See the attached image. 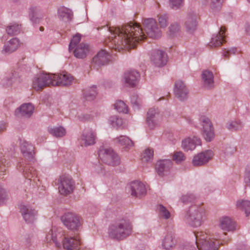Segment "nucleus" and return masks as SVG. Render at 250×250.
Instances as JSON below:
<instances>
[{
    "mask_svg": "<svg viewBox=\"0 0 250 250\" xmlns=\"http://www.w3.org/2000/svg\"><path fill=\"white\" fill-rule=\"evenodd\" d=\"M247 248L245 246H241L237 250H247Z\"/></svg>",
    "mask_w": 250,
    "mask_h": 250,
    "instance_id": "338daca9",
    "label": "nucleus"
},
{
    "mask_svg": "<svg viewBox=\"0 0 250 250\" xmlns=\"http://www.w3.org/2000/svg\"><path fill=\"white\" fill-rule=\"evenodd\" d=\"M174 93L175 96L180 101L186 100L188 98V89L182 81H178L175 83Z\"/></svg>",
    "mask_w": 250,
    "mask_h": 250,
    "instance_id": "dca6fc26",
    "label": "nucleus"
},
{
    "mask_svg": "<svg viewBox=\"0 0 250 250\" xmlns=\"http://www.w3.org/2000/svg\"><path fill=\"white\" fill-rule=\"evenodd\" d=\"M5 80H7V82L6 83H3L5 84L6 86H10L12 85L13 83L16 82L17 79L15 77H12L9 79H7V80L5 79Z\"/></svg>",
    "mask_w": 250,
    "mask_h": 250,
    "instance_id": "e2e57ef3",
    "label": "nucleus"
},
{
    "mask_svg": "<svg viewBox=\"0 0 250 250\" xmlns=\"http://www.w3.org/2000/svg\"><path fill=\"white\" fill-rule=\"evenodd\" d=\"M180 30V25L177 23L171 24L169 27V31L171 35H174Z\"/></svg>",
    "mask_w": 250,
    "mask_h": 250,
    "instance_id": "5fc2aeb1",
    "label": "nucleus"
},
{
    "mask_svg": "<svg viewBox=\"0 0 250 250\" xmlns=\"http://www.w3.org/2000/svg\"><path fill=\"white\" fill-rule=\"evenodd\" d=\"M5 197V191L0 185V204L4 201Z\"/></svg>",
    "mask_w": 250,
    "mask_h": 250,
    "instance_id": "680f3d73",
    "label": "nucleus"
},
{
    "mask_svg": "<svg viewBox=\"0 0 250 250\" xmlns=\"http://www.w3.org/2000/svg\"><path fill=\"white\" fill-rule=\"evenodd\" d=\"M201 145V139L197 136L188 137L182 142V146L185 151L192 150L197 146Z\"/></svg>",
    "mask_w": 250,
    "mask_h": 250,
    "instance_id": "393cba45",
    "label": "nucleus"
},
{
    "mask_svg": "<svg viewBox=\"0 0 250 250\" xmlns=\"http://www.w3.org/2000/svg\"><path fill=\"white\" fill-rule=\"evenodd\" d=\"M21 29L20 25L16 23H10L7 26L6 31L9 35H16L20 32Z\"/></svg>",
    "mask_w": 250,
    "mask_h": 250,
    "instance_id": "e433bc0d",
    "label": "nucleus"
},
{
    "mask_svg": "<svg viewBox=\"0 0 250 250\" xmlns=\"http://www.w3.org/2000/svg\"><path fill=\"white\" fill-rule=\"evenodd\" d=\"M7 128V124L4 122H0V134L5 131Z\"/></svg>",
    "mask_w": 250,
    "mask_h": 250,
    "instance_id": "0e129e2a",
    "label": "nucleus"
},
{
    "mask_svg": "<svg viewBox=\"0 0 250 250\" xmlns=\"http://www.w3.org/2000/svg\"><path fill=\"white\" fill-rule=\"evenodd\" d=\"M131 103L134 107L138 108L140 106V101L136 95H133L131 97Z\"/></svg>",
    "mask_w": 250,
    "mask_h": 250,
    "instance_id": "4d7b16f0",
    "label": "nucleus"
},
{
    "mask_svg": "<svg viewBox=\"0 0 250 250\" xmlns=\"http://www.w3.org/2000/svg\"><path fill=\"white\" fill-rule=\"evenodd\" d=\"M21 211L24 220L27 223H33L36 219L37 211L30 205H22Z\"/></svg>",
    "mask_w": 250,
    "mask_h": 250,
    "instance_id": "412c9836",
    "label": "nucleus"
},
{
    "mask_svg": "<svg viewBox=\"0 0 250 250\" xmlns=\"http://www.w3.org/2000/svg\"><path fill=\"white\" fill-rule=\"evenodd\" d=\"M108 122L113 127L118 128L123 125V120L118 116H113L109 118Z\"/></svg>",
    "mask_w": 250,
    "mask_h": 250,
    "instance_id": "58836bf2",
    "label": "nucleus"
},
{
    "mask_svg": "<svg viewBox=\"0 0 250 250\" xmlns=\"http://www.w3.org/2000/svg\"><path fill=\"white\" fill-rule=\"evenodd\" d=\"M110 54L105 50L100 51L92 59L91 66L98 69L101 66L106 64L110 60Z\"/></svg>",
    "mask_w": 250,
    "mask_h": 250,
    "instance_id": "f8f14e48",
    "label": "nucleus"
},
{
    "mask_svg": "<svg viewBox=\"0 0 250 250\" xmlns=\"http://www.w3.org/2000/svg\"><path fill=\"white\" fill-rule=\"evenodd\" d=\"M202 79L205 87L210 89L214 86V76L212 72L208 70L203 71Z\"/></svg>",
    "mask_w": 250,
    "mask_h": 250,
    "instance_id": "c756f323",
    "label": "nucleus"
},
{
    "mask_svg": "<svg viewBox=\"0 0 250 250\" xmlns=\"http://www.w3.org/2000/svg\"><path fill=\"white\" fill-rule=\"evenodd\" d=\"M169 4L172 8L177 9L183 5L184 0H169Z\"/></svg>",
    "mask_w": 250,
    "mask_h": 250,
    "instance_id": "8fccbe9b",
    "label": "nucleus"
},
{
    "mask_svg": "<svg viewBox=\"0 0 250 250\" xmlns=\"http://www.w3.org/2000/svg\"><path fill=\"white\" fill-rule=\"evenodd\" d=\"M151 61L156 66L162 67L167 63V55L162 50H154L152 53Z\"/></svg>",
    "mask_w": 250,
    "mask_h": 250,
    "instance_id": "a211bd4d",
    "label": "nucleus"
},
{
    "mask_svg": "<svg viewBox=\"0 0 250 250\" xmlns=\"http://www.w3.org/2000/svg\"><path fill=\"white\" fill-rule=\"evenodd\" d=\"M98 115L95 114L94 115V114H81L79 115L78 116V119L82 122H85L90 121L93 120L95 116H97Z\"/></svg>",
    "mask_w": 250,
    "mask_h": 250,
    "instance_id": "49530a36",
    "label": "nucleus"
},
{
    "mask_svg": "<svg viewBox=\"0 0 250 250\" xmlns=\"http://www.w3.org/2000/svg\"><path fill=\"white\" fill-rule=\"evenodd\" d=\"M223 0H210V6L213 12H217L220 10Z\"/></svg>",
    "mask_w": 250,
    "mask_h": 250,
    "instance_id": "37998d69",
    "label": "nucleus"
},
{
    "mask_svg": "<svg viewBox=\"0 0 250 250\" xmlns=\"http://www.w3.org/2000/svg\"><path fill=\"white\" fill-rule=\"evenodd\" d=\"M226 232L222 234L225 236ZM196 238V246L198 250H217L219 244H216L215 240L221 239L222 236L220 234L211 235L207 232L200 231L194 234Z\"/></svg>",
    "mask_w": 250,
    "mask_h": 250,
    "instance_id": "39448f33",
    "label": "nucleus"
},
{
    "mask_svg": "<svg viewBox=\"0 0 250 250\" xmlns=\"http://www.w3.org/2000/svg\"><path fill=\"white\" fill-rule=\"evenodd\" d=\"M235 151L236 149L234 146L229 145H227L225 146L223 150V153L225 156H229L232 155Z\"/></svg>",
    "mask_w": 250,
    "mask_h": 250,
    "instance_id": "de8ad7c7",
    "label": "nucleus"
},
{
    "mask_svg": "<svg viewBox=\"0 0 250 250\" xmlns=\"http://www.w3.org/2000/svg\"><path fill=\"white\" fill-rule=\"evenodd\" d=\"M176 243L174 233L169 231L167 233L163 239L162 246L164 249L169 250L173 248Z\"/></svg>",
    "mask_w": 250,
    "mask_h": 250,
    "instance_id": "7c9ffc66",
    "label": "nucleus"
},
{
    "mask_svg": "<svg viewBox=\"0 0 250 250\" xmlns=\"http://www.w3.org/2000/svg\"><path fill=\"white\" fill-rule=\"evenodd\" d=\"M8 162L5 158H1L0 159V167L1 171L5 170V167H8Z\"/></svg>",
    "mask_w": 250,
    "mask_h": 250,
    "instance_id": "bf43d9fd",
    "label": "nucleus"
},
{
    "mask_svg": "<svg viewBox=\"0 0 250 250\" xmlns=\"http://www.w3.org/2000/svg\"><path fill=\"white\" fill-rule=\"evenodd\" d=\"M81 35L80 34H77L73 36L71 39L69 45V50L71 52L78 45L81 41Z\"/></svg>",
    "mask_w": 250,
    "mask_h": 250,
    "instance_id": "a18cd8bd",
    "label": "nucleus"
},
{
    "mask_svg": "<svg viewBox=\"0 0 250 250\" xmlns=\"http://www.w3.org/2000/svg\"><path fill=\"white\" fill-rule=\"evenodd\" d=\"M57 185L59 193L66 196L72 193L74 189V182L68 175H62L58 179Z\"/></svg>",
    "mask_w": 250,
    "mask_h": 250,
    "instance_id": "0eeeda50",
    "label": "nucleus"
},
{
    "mask_svg": "<svg viewBox=\"0 0 250 250\" xmlns=\"http://www.w3.org/2000/svg\"><path fill=\"white\" fill-rule=\"evenodd\" d=\"M96 133L91 128H85L81 136V140L86 146H92L95 144Z\"/></svg>",
    "mask_w": 250,
    "mask_h": 250,
    "instance_id": "f3484780",
    "label": "nucleus"
},
{
    "mask_svg": "<svg viewBox=\"0 0 250 250\" xmlns=\"http://www.w3.org/2000/svg\"><path fill=\"white\" fill-rule=\"evenodd\" d=\"M185 27L187 31L189 34H192L197 29V16L194 12L188 14L185 22Z\"/></svg>",
    "mask_w": 250,
    "mask_h": 250,
    "instance_id": "b1692460",
    "label": "nucleus"
},
{
    "mask_svg": "<svg viewBox=\"0 0 250 250\" xmlns=\"http://www.w3.org/2000/svg\"><path fill=\"white\" fill-rule=\"evenodd\" d=\"M200 122L202 126V129L213 127L210 120L205 115H201L199 118Z\"/></svg>",
    "mask_w": 250,
    "mask_h": 250,
    "instance_id": "c03bdc74",
    "label": "nucleus"
},
{
    "mask_svg": "<svg viewBox=\"0 0 250 250\" xmlns=\"http://www.w3.org/2000/svg\"><path fill=\"white\" fill-rule=\"evenodd\" d=\"M168 17L167 15H161L159 17L158 21L161 27H166L167 25Z\"/></svg>",
    "mask_w": 250,
    "mask_h": 250,
    "instance_id": "6e6d98bb",
    "label": "nucleus"
},
{
    "mask_svg": "<svg viewBox=\"0 0 250 250\" xmlns=\"http://www.w3.org/2000/svg\"><path fill=\"white\" fill-rule=\"evenodd\" d=\"M132 229V223L129 219L119 218L110 225L108 233L110 238L121 240L130 235Z\"/></svg>",
    "mask_w": 250,
    "mask_h": 250,
    "instance_id": "7ed1b4c3",
    "label": "nucleus"
},
{
    "mask_svg": "<svg viewBox=\"0 0 250 250\" xmlns=\"http://www.w3.org/2000/svg\"><path fill=\"white\" fill-rule=\"evenodd\" d=\"M237 49L235 47H231L225 49L223 51V55L225 58H228L231 55H234L237 52Z\"/></svg>",
    "mask_w": 250,
    "mask_h": 250,
    "instance_id": "864d4df0",
    "label": "nucleus"
},
{
    "mask_svg": "<svg viewBox=\"0 0 250 250\" xmlns=\"http://www.w3.org/2000/svg\"><path fill=\"white\" fill-rule=\"evenodd\" d=\"M185 119L189 124H193V120L189 116L185 117Z\"/></svg>",
    "mask_w": 250,
    "mask_h": 250,
    "instance_id": "69168bd1",
    "label": "nucleus"
},
{
    "mask_svg": "<svg viewBox=\"0 0 250 250\" xmlns=\"http://www.w3.org/2000/svg\"><path fill=\"white\" fill-rule=\"evenodd\" d=\"M34 107L30 103H25L22 104L17 108L15 111V115L16 117L29 118L33 113Z\"/></svg>",
    "mask_w": 250,
    "mask_h": 250,
    "instance_id": "6ab92c4d",
    "label": "nucleus"
},
{
    "mask_svg": "<svg viewBox=\"0 0 250 250\" xmlns=\"http://www.w3.org/2000/svg\"><path fill=\"white\" fill-rule=\"evenodd\" d=\"M219 227L224 231H233L236 229L235 222L230 217L224 216L220 218Z\"/></svg>",
    "mask_w": 250,
    "mask_h": 250,
    "instance_id": "aec40b11",
    "label": "nucleus"
},
{
    "mask_svg": "<svg viewBox=\"0 0 250 250\" xmlns=\"http://www.w3.org/2000/svg\"><path fill=\"white\" fill-rule=\"evenodd\" d=\"M143 23L146 34L137 23L131 22L121 27H109L110 35L106 40V44L109 48L120 51L125 48H134L138 43L146 39V35L152 39L161 36V31L155 19H145Z\"/></svg>",
    "mask_w": 250,
    "mask_h": 250,
    "instance_id": "f257e3e1",
    "label": "nucleus"
},
{
    "mask_svg": "<svg viewBox=\"0 0 250 250\" xmlns=\"http://www.w3.org/2000/svg\"><path fill=\"white\" fill-rule=\"evenodd\" d=\"M195 198L193 194H187L182 196V201L184 203H191L195 200Z\"/></svg>",
    "mask_w": 250,
    "mask_h": 250,
    "instance_id": "603ef678",
    "label": "nucleus"
},
{
    "mask_svg": "<svg viewBox=\"0 0 250 250\" xmlns=\"http://www.w3.org/2000/svg\"><path fill=\"white\" fill-rule=\"evenodd\" d=\"M20 42L17 38H14L7 42L1 50L2 54L9 55L15 51L20 46Z\"/></svg>",
    "mask_w": 250,
    "mask_h": 250,
    "instance_id": "a878e982",
    "label": "nucleus"
},
{
    "mask_svg": "<svg viewBox=\"0 0 250 250\" xmlns=\"http://www.w3.org/2000/svg\"><path fill=\"white\" fill-rule=\"evenodd\" d=\"M17 167L22 173L23 176L29 180L37 178V171L36 169L32 166L25 165L23 161L20 162Z\"/></svg>",
    "mask_w": 250,
    "mask_h": 250,
    "instance_id": "4be33fe9",
    "label": "nucleus"
},
{
    "mask_svg": "<svg viewBox=\"0 0 250 250\" xmlns=\"http://www.w3.org/2000/svg\"><path fill=\"white\" fill-rule=\"evenodd\" d=\"M153 156V151L150 149H146L144 154V157L146 159V161H148Z\"/></svg>",
    "mask_w": 250,
    "mask_h": 250,
    "instance_id": "13d9d810",
    "label": "nucleus"
},
{
    "mask_svg": "<svg viewBox=\"0 0 250 250\" xmlns=\"http://www.w3.org/2000/svg\"><path fill=\"white\" fill-rule=\"evenodd\" d=\"M214 155L213 152L210 149L198 153L192 159V164L194 166H201L206 164Z\"/></svg>",
    "mask_w": 250,
    "mask_h": 250,
    "instance_id": "ddd939ff",
    "label": "nucleus"
},
{
    "mask_svg": "<svg viewBox=\"0 0 250 250\" xmlns=\"http://www.w3.org/2000/svg\"><path fill=\"white\" fill-rule=\"evenodd\" d=\"M237 208L244 211L245 214L248 216L250 214V201L245 199H239L236 202Z\"/></svg>",
    "mask_w": 250,
    "mask_h": 250,
    "instance_id": "72a5a7b5",
    "label": "nucleus"
},
{
    "mask_svg": "<svg viewBox=\"0 0 250 250\" xmlns=\"http://www.w3.org/2000/svg\"><path fill=\"white\" fill-rule=\"evenodd\" d=\"M157 210L161 217L165 219H168L171 217L170 212L167 208L161 204H159L157 207Z\"/></svg>",
    "mask_w": 250,
    "mask_h": 250,
    "instance_id": "79ce46f5",
    "label": "nucleus"
},
{
    "mask_svg": "<svg viewBox=\"0 0 250 250\" xmlns=\"http://www.w3.org/2000/svg\"><path fill=\"white\" fill-rule=\"evenodd\" d=\"M96 86L93 85L84 93V97L87 101L93 100L97 95Z\"/></svg>",
    "mask_w": 250,
    "mask_h": 250,
    "instance_id": "ea45409f",
    "label": "nucleus"
},
{
    "mask_svg": "<svg viewBox=\"0 0 250 250\" xmlns=\"http://www.w3.org/2000/svg\"><path fill=\"white\" fill-rule=\"evenodd\" d=\"M61 219L63 224L71 230H78L81 226L80 217L74 213H65Z\"/></svg>",
    "mask_w": 250,
    "mask_h": 250,
    "instance_id": "423d86ee",
    "label": "nucleus"
},
{
    "mask_svg": "<svg viewBox=\"0 0 250 250\" xmlns=\"http://www.w3.org/2000/svg\"><path fill=\"white\" fill-rule=\"evenodd\" d=\"M58 15L60 20L64 22H67L71 20L73 14L70 9L61 7L58 9Z\"/></svg>",
    "mask_w": 250,
    "mask_h": 250,
    "instance_id": "2f4dec72",
    "label": "nucleus"
},
{
    "mask_svg": "<svg viewBox=\"0 0 250 250\" xmlns=\"http://www.w3.org/2000/svg\"><path fill=\"white\" fill-rule=\"evenodd\" d=\"M52 85L66 86L70 85L74 80L73 77L68 73L60 74H52Z\"/></svg>",
    "mask_w": 250,
    "mask_h": 250,
    "instance_id": "4468645a",
    "label": "nucleus"
},
{
    "mask_svg": "<svg viewBox=\"0 0 250 250\" xmlns=\"http://www.w3.org/2000/svg\"><path fill=\"white\" fill-rule=\"evenodd\" d=\"M61 229H50L46 235L45 240L47 243H53L55 246L67 250L77 249L81 245V241L78 237L63 236Z\"/></svg>",
    "mask_w": 250,
    "mask_h": 250,
    "instance_id": "f03ea898",
    "label": "nucleus"
},
{
    "mask_svg": "<svg viewBox=\"0 0 250 250\" xmlns=\"http://www.w3.org/2000/svg\"><path fill=\"white\" fill-rule=\"evenodd\" d=\"M246 31L248 34H250V25L247 26Z\"/></svg>",
    "mask_w": 250,
    "mask_h": 250,
    "instance_id": "774afa93",
    "label": "nucleus"
},
{
    "mask_svg": "<svg viewBox=\"0 0 250 250\" xmlns=\"http://www.w3.org/2000/svg\"><path fill=\"white\" fill-rule=\"evenodd\" d=\"M114 142L116 144L124 146L125 148H129L133 146V142L127 136L121 135L114 139Z\"/></svg>",
    "mask_w": 250,
    "mask_h": 250,
    "instance_id": "473e14b6",
    "label": "nucleus"
},
{
    "mask_svg": "<svg viewBox=\"0 0 250 250\" xmlns=\"http://www.w3.org/2000/svg\"><path fill=\"white\" fill-rule=\"evenodd\" d=\"M131 196L140 198L146 192L145 186L138 181L132 182L128 187Z\"/></svg>",
    "mask_w": 250,
    "mask_h": 250,
    "instance_id": "2eb2a0df",
    "label": "nucleus"
},
{
    "mask_svg": "<svg viewBox=\"0 0 250 250\" xmlns=\"http://www.w3.org/2000/svg\"><path fill=\"white\" fill-rule=\"evenodd\" d=\"M21 151L23 156L28 161H32L34 159V147L30 143L23 141L21 145Z\"/></svg>",
    "mask_w": 250,
    "mask_h": 250,
    "instance_id": "5701e85b",
    "label": "nucleus"
},
{
    "mask_svg": "<svg viewBox=\"0 0 250 250\" xmlns=\"http://www.w3.org/2000/svg\"><path fill=\"white\" fill-rule=\"evenodd\" d=\"M243 127V124L239 120L229 121L226 124V127L231 131L240 130Z\"/></svg>",
    "mask_w": 250,
    "mask_h": 250,
    "instance_id": "c9c22d12",
    "label": "nucleus"
},
{
    "mask_svg": "<svg viewBox=\"0 0 250 250\" xmlns=\"http://www.w3.org/2000/svg\"><path fill=\"white\" fill-rule=\"evenodd\" d=\"M204 207L201 204H193L186 211L184 220L189 226L196 228L201 226L206 220Z\"/></svg>",
    "mask_w": 250,
    "mask_h": 250,
    "instance_id": "20e7f679",
    "label": "nucleus"
},
{
    "mask_svg": "<svg viewBox=\"0 0 250 250\" xmlns=\"http://www.w3.org/2000/svg\"><path fill=\"white\" fill-rule=\"evenodd\" d=\"M52 74L41 73L38 74L34 78L32 87L36 90L43 88L47 85H52Z\"/></svg>",
    "mask_w": 250,
    "mask_h": 250,
    "instance_id": "9d476101",
    "label": "nucleus"
},
{
    "mask_svg": "<svg viewBox=\"0 0 250 250\" xmlns=\"http://www.w3.org/2000/svg\"><path fill=\"white\" fill-rule=\"evenodd\" d=\"M173 158L176 163H180L185 160V156L182 152L178 151L174 154Z\"/></svg>",
    "mask_w": 250,
    "mask_h": 250,
    "instance_id": "09e8293b",
    "label": "nucleus"
},
{
    "mask_svg": "<svg viewBox=\"0 0 250 250\" xmlns=\"http://www.w3.org/2000/svg\"><path fill=\"white\" fill-rule=\"evenodd\" d=\"M225 29L223 27H221L219 31L217 33L213 34L209 42V45L212 47H216L220 46L225 41Z\"/></svg>",
    "mask_w": 250,
    "mask_h": 250,
    "instance_id": "bb28decb",
    "label": "nucleus"
},
{
    "mask_svg": "<svg viewBox=\"0 0 250 250\" xmlns=\"http://www.w3.org/2000/svg\"><path fill=\"white\" fill-rule=\"evenodd\" d=\"M89 51L88 44L81 43L73 49L74 56L78 59H83L86 57Z\"/></svg>",
    "mask_w": 250,
    "mask_h": 250,
    "instance_id": "c85d7f7f",
    "label": "nucleus"
},
{
    "mask_svg": "<svg viewBox=\"0 0 250 250\" xmlns=\"http://www.w3.org/2000/svg\"><path fill=\"white\" fill-rule=\"evenodd\" d=\"M48 130L50 134L57 138L63 137L66 133L65 129L62 126L48 127Z\"/></svg>",
    "mask_w": 250,
    "mask_h": 250,
    "instance_id": "f704fd0d",
    "label": "nucleus"
},
{
    "mask_svg": "<svg viewBox=\"0 0 250 250\" xmlns=\"http://www.w3.org/2000/svg\"><path fill=\"white\" fill-rule=\"evenodd\" d=\"M172 167V161L169 159L161 160L156 165V170L158 174L161 176L164 175L165 172L168 171Z\"/></svg>",
    "mask_w": 250,
    "mask_h": 250,
    "instance_id": "cd10ccee",
    "label": "nucleus"
},
{
    "mask_svg": "<svg viewBox=\"0 0 250 250\" xmlns=\"http://www.w3.org/2000/svg\"><path fill=\"white\" fill-rule=\"evenodd\" d=\"M29 17L30 20L34 22L38 21L37 10L35 7H31L29 9Z\"/></svg>",
    "mask_w": 250,
    "mask_h": 250,
    "instance_id": "3c124183",
    "label": "nucleus"
},
{
    "mask_svg": "<svg viewBox=\"0 0 250 250\" xmlns=\"http://www.w3.org/2000/svg\"><path fill=\"white\" fill-rule=\"evenodd\" d=\"M115 109L119 112L127 113L128 109L126 104L122 100H118L114 104Z\"/></svg>",
    "mask_w": 250,
    "mask_h": 250,
    "instance_id": "a19ab883",
    "label": "nucleus"
},
{
    "mask_svg": "<svg viewBox=\"0 0 250 250\" xmlns=\"http://www.w3.org/2000/svg\"><path fill=\"white\" fill-rule=\"evenodd\" d=\"M163 119L162 115L158 109L150 108L147 113L146 122L150 129H153L159 126Z\"/></svg>",
    "mask_w": 250,
    "mask_h": 250,
    "instance_id": "1a4fd4ad",
    "label": "nucleus"
},
{
    "mask_svg": "<svg viewBox=\"0 0 250 250\" xmlns=\"http://www.w3.org/2000/svg\"><path fill=\"white\" fill-rule=\"evenodd\" d=\"M99 156L104 163L108 165L114 167L120 163L118 155L111 148L100 149Z\"/></svg>",
    "mask_w": 250,
    "mask_h": 250,
    "instance_id": "6e6552de",
    "label": "nucleus"
},
{
    "mask_svg": "<svg viewBox=\"0 0 250 250\" xmlns=\"http://www.w3.org/2000/svg\"><path fill=\"white\" fill-rule=\"evenodd\" d=\"M202 135L204 139L208 142L212 141L215 137L213 127L202 129Z\"/></svg>",
    "mask_w": 250,
    "mask_h": 250,
    "instance_id": "4c0bfd02",
    "label": "nucleus"
},
{
    "mask_svg": "<svg viewBox=\"0 0 250 250\" xmlns=\"http://www.w3.org/2000/svg\"><path fill=\"white\" fill-rule=\"evenodd\" d=\"M22 243L27 247H29L31 245V239L29 236H26L21 239Z\"/></svg>",
    "mask_w": 250,
    "mask_h": 250,
    "instance_id": "052dcab7",
    "label": "nucleus"
},
{
    "mask_svg": "<svg viewBox=\"0 0 250 250\" xmlns=\"http://www.w3.org/2000/svg\"><path fill=\"white\" fill-rule=\"evenodd\" d=\"M140 75L139 73L135 70H130L125 72L123 75L122 83L128 87H134L139 82Z\"/></svg>",
    "mask_w": 250,
    "mask_h": 250,
    "instance_id": "9b49d317",
    "label": "nucleus"
}]
</instances>
